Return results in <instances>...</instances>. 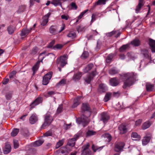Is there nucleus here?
Returning <instances> with one entry per match:
<instances>
[{
	"label": "nucleus",
	"mask_w": 155,
	"mask_h": 155,
	"mask_svg": "<svg viewBox=\"0 0 155 155\" xmlns=\"http://www.w3.org/2000/svg\"><path fill=\"white\" fill-rule=\"evenodd\" d=\"M136 78L137 74L133 72L124 74L122 76L123 81L124 82L123 88L125 89L132 86L136 80Z\"/></svg>",
	"instance_id": "obj_1"
},
{
	"label": "nucleus",
	"mask_w": 155,
	"mask_h": 155,
	"mask_svg": "<svg viewBox=\"0 0 155 155\" xmlns=\"http://www.w3.org/2000/svg\"><path fill=\"white\" fill-rule=\"evenodd\" d=\"M68 57V56L66 54L60 56L56 60L57 64H60L61 66L63 67L67 64Z\"/></svg>",
	"instance_id": "obj_2"
},
{
	"label": "nucleus",
	"mask_w": 155,
	"mask_h": 155,
	"mask_svg": "<svg viewBox=\"0 0 155 155\" xmlns=\"http://www.w3.org/2000/svg\"><path fill=\"white\" fill-rule=\"evenodd\" d=\"M89 121L90 120L88 117L83 114L81 115V117L76 119V122L78 124H82L84 127L87 125Z\"/></svg>",
	"instance_id": "obj_3"
},
{
	"label": "nucleus",
	"mask_w": 155,
	"mask_h": 155,
	"mask_svg": "<svg viewBox=\"0 0 155 155\" xmlns=\"http://www.w3.org/2000/svg\"><path fill=\"white\" fill-rule=\"evenodd\" d=\"M53 120V119L48 114H47L45 117V122L41 127V129H44L47 126L49 125Z\"/></svg>",
	"instance_id": "obj_4"
},
{
	"label": "nucleus",
	"mask_w": 155,
	"mask_h": 155,
	"mask_svg": "<svg viewBox=\"0 0 155 155\" xmlns=\"http://www.w3.org/2000/svg\"><path fill=\"white\" fill-rule=\"evenodd\" d=\"M69 150L67 149V147H62L59 149L55 152V153L56 155H68Z\"/></svg>",
	"instance_id": "obj_5"
},
{
	"label": "nucleus",
	"mask_w": 155,
	"mask_h": 155,
	"mask_svg": "<svg viewBox=\"0 0 155 155\" xmlns=\"http://www.w3.org/2000/svg\"><path fill=\"white\" fill-rule=\"evenodd\" d=\"M52 71L49 72L44 76L43 78L42 84L44 85H46L49 83L52 75Z\"/></svg>",
	"instance_id": "obj_6"
},
{
	"label": "nucleus",
	"mask_w": 155,
	"mask_h": 155,
	"mask_svg": "<svg viewBox=\"0 0 155 155\" xmlns=\"http://www.w3.org/2000/svg\"><path fill=\"white\" fill-rule=\"evenodd\" d=\"M81 110L83 113H84L85 111H88L89 113V116L91 115L92 112L88 104L83 103L81 108Z\"/></svg>",
	"instance_id": "obj_7"
},
{
	"label": "nucleus",
	"mask_w": 155,
	"mask_h": 155,
	"mask_svg": "<svg viewBox=\"0 0 155 155\" xmlns=\"http://www.w3.org/2000/svg\"><path fill=\"white\" fill-rule=\"evenodd\" d=\"M79 137V134H77L74 136V137L70 139L68 141L67 145L66 147H68V146L71 147H73L74 146L75 142L76 141L77 139ZM68 147H67V148Z\"/></svg>",
	"instance_id": "obj_8"
},
{
	"label": "nucleus",
	"mask_w": 155,
	"mask_h": 155,
	"mask_svg": "<svg viewBox=\"0 0 155 155\" xmlns=\"http://www.w3.org/2000/svg\"><path fill=\"white\" fill-rule=\"evenodd\" d=\"M125 145V143L123 142L117 143L115 144L114 150L116 152H119L121 151Z\"/></svg>",
	"instance_id": "obj_9"
},
{
	"label": "nucleus",
	"mask_w": 155,
	"mask_h": 155,
	"mask_svg": "<svg viewBox=\"0 0 155 155\" xmlns=\"http://www.w3.org/2000/svg\"><path fill=\"white\" fill-rule=\"evenodd\" d=\"M89 145H87L86 146H83L82 147L81 155H91V151L89 149Z\"/></svg>",
	"instance_id": "obj_10"
},
{
	"label": "nucleus",
	"mask_w": 155,
	"mask_h": 155,
	"mask_svg": "<svg viewBox=\"0 0 155 155\" xmlns=\"http://www.w3.org/2000/svg\"><path fill=\"white\" fill-rule=\"evenodd\" d=\"M42 98L41 97H38L30 105V109L34 108L35 106L42 103Z\"/></svg>",
	"instance_id": "obj_11"
},
{
	"label": "nucleus",
	"mask_w": 155,
	"mask_h": 155,
	"mask_svg": "<svg viewBox=\"0 0 155 155\" xmlns=\"http://www.w3.org/2000/svg\"><path fill=\"white\" fill-rule=\"evenodd\" d=\"M109 118L110 116L107 113L103 112L101 114L100 120L103 121L104 123H106Z\"/></svg>",
	"instance_id": "obj_12"
},
{
	"label": "nucleus",
	"mask_w": 155,
	"mask_h": 155,
	"mask_svg": "<svg viewBox=\"0 0 155 155\" xmlns=\"http://www.w3.org/2000/svg\"><path fill=\"white\" fill-rule=\"evenodd\" d=\"M148 44L152 52L155 53V40L149 38Z\"/></svg>",
	"instance_id": "obj_13"
},
{
	"label": "nucleus",
	"mask_w": 155,
	"mask_h": 155,
	"mask_svg": "<svg viewBox=\"0 0 155 155\" xmlns=\"http://www.w3.org/2000/svg\"><path fill=\"white\" fill-rule=\"evenodd\" d=\"M51 13L49 12L47 14L45 15L42 18V22L41 23V25L44 26L46 25L48 22V19L49 16L50 15Z\"/></svg>",
	"instance_id": "obj_14"
},
{
	"label": "nucleus",
	"mask_w": 155,
	"mask_h": 155,
	"mask_svg": "<svg viewBox=\"0 0 155 155\" xmlns=\"http://www.w3.org/2000/svg\"><path fill=\"white\" fill-rule=\"evenodd\" d=\"M120 133L121 134H124L127 132V128L126 125L123 124H121L118 127Z\"/></svg>",
	"instance_id": "obj_15"
},
{
	"label": "nucleus",
	"mask_w": 155,
	"mask_h": 155,
	"mask_svg": "<svg viewBox=\"0 0 155 155\" xmlns=\"http://www.w3.org/2000/svg\"><path fill=\"white\" fill-rule=\"evenodd\" d=\"M144 0H139L138 5L137 6L135 9L136 13L139 12L141 7L144 5Z\"/></svg>",
	"instance_id": "obj_16"
},
{
	"label": "nucleus",
	"mask_w": 155,
	"mask_h": 155,
	"mask_svg": "<svg viewBox=\"0 0 155 155\" xmlns=\"http://www.w3.org/2000/svg\"><path fill=\"white\" fill-rule=\"evenodd\" d=\"M38 120L37 116L35 114H33L30 117L29 121L31 124H33Z\"/></svg>",
	"instance_id": "obj_17"
},
{
	"label": "nucleus",
	"mask_w": 155,
	"mask_h": 155,
	"mask_svg": "<svg viewBox=\"0 0 155 155\" xmlns=\"http://www.w3.org/2000/svg\"><path fill=\"white\" fill-rule=\"evenodd\" d=\"M107 90V87L103 84H100L98 89V91L100 92H105Z\"/></svg>",
	"instance_id": "obj_18"
},
{
	"label": "nucleus",
	"mask_w": 155,
	"mask_h": 155,
	"mask_svg": "<svg viewBox=\"0 0 155 155\" xmlns=\"http://www.w3.org/2000/svg\"><path fill=\"white\" fill-rule=\"evenodd\" d=\"M141 54L143 56L144 58L148 59L150 58L149 53L148 50L145 48L141 49Z\"/></svg>",
	"instance_id": "obj_19"
},
{
	"label": "nucleus",
	"mask_w": 155,
	"mask_h": 155,
	"mask_svg": "<svg viewBox=\"0 0 155 155\" xmlns=\"http://www.w3.org/2000/svg\"><path fill=\"white\" fill-rule=\"evenodd\" d=\"M11 147L10 145L8 143H6L5 148L4 149V153L5 154H7L10 152Z\"/></svg>",
	"instance_id": "obj_20"
},
{
	"label": "nucleus",
	"mask_w": 155,
	"mask_h": 155,
	"mask_svg": "<svg viewBox=\"0 0 155 155\" xmlns=\"http://www.w3.org/2000/svg\"><path fill=\"white\" fill-rule=\"evenodd\" d=\"M150 139L151 137L150 136L146 135L144 137L142 141L143 145H147L149 142Z\"/></svg>",
	"instance_id": "obj_21"
},
{
	"label": "nucleus",
	"mask_w": 155,
	"mask_h": 155,
	"mask_svg": "<svg viewBox=\"0 0 155 155\" xmlns=\"http://www.w3.org/2000/svg\"><path fill=\"white\" fill-rule=\"evenodd\" d=\"M131 44L132 45L137 47L140 45V41L138 39L136 38L131 42Z\"/></svg>",
	"instance_id": "obj_22"
},
{
	"label": "nucleus",
	"mask_w": 155,
	"mask_h": 155,
	"mask_svg": "<svg viewBox=\"0 0 155 155\" xmlns=\"http://www.w3.org/2000/svg\"><path fill=\"white\" fill-rule=\"evenodd\" d=\"M49 30L50 33L53 35L56 34L57 33V28L54 25L50 27Z\"/></svg>",
	"instance_id": "obj_23"
},
{
	"label": "nucleus",
	"mask_w": 155,
	"mask_h": 155,
	"mask_svg": "<svg viewBox=\"0 0 155 155\" xmlns=\"http://www.w3.org/2000/svg\"><path fill=\"white\" fill-rule=\"evenodd\" d=\"M131 137L133 140H139L140 139V136L138 135L136 132H133L131 134Z\"/></svg>",
	"instance_id": "obj_24"
},
{
	"label": "nucleus",
	"mask_w": 155,
	"mask_h": 155,
	"mask_svg": "<svg viewBox=\"0 0 155 155\" xmlns=\"http://www.w3.org/2000/svg\"><path fill=\"white\" fill-rule=\"evenodd\" d=\"M110 84L114 86H117L119 83V81L116 79V78H112L110 80Z\"/></svg>",
	"instance_id": "obj_25"
},
{
	"label": "nucleus",
	"mask_w": 155,
	"mask_h": 155,
	"mask_svg": "<svg viewBox=\"0 0 155 155\" xmlns=\"http://www.w3.org/2000/svg\"><path fill=\"white\" fill-rule=\"evenodd\" d=\"M32 28H30L29 29L27 28L23 29L21 31V35L22 36H26L28 35L31 31Z\"/></svg>",
	"instance_id": "obj_26"
},
{
	"label": "nucleus",
	"mask_w": 155,
	"mask_h": 155,
	"mask_svg": "<svg viewBox=\"0 0 155 155\" xmlns=\"http://www.w3.org/2000/svg\"><path fill=\"white\" fill-rule=\"evenodd\" d=\"M94 65L93 64L90 63L88 64L85 68L83 69L84 73H87L89 71L91 70L93 67Z\"/></svg>",
	"instance_id": "obj_27"
},
{
	"label": "nucleus",
	"mask_w": 155,
	"mask_h": 155,
	"mask_svg": "<svg viewBox=\"0 0 155 155\" xmlns=\"http://www.w3.org/2000/svg\"><path fill=\"white\" fill-rule=\"evenodd\" d=\"M22 134L25 137H27L29 135V133L27 129L26 128H22L21 130Z\"/></svg>",
	"instance_id": "obj_28"
},
{
	"label": "nucleus",
	"mask_w": 155,
	"mask_h": 155,
	"mask_svg": "<svg viewBox=\"0 0 155 155\" xmlns=\"http://www.w3.org/2000/svg\"><path fill=\"white\" fill-rule=\"evenodd\" d=\"M82 76V74L80 72H78L75 74L73 76V79L76 81L78 80H79Z\"/></svg>",
	"instance_id": "obj_29"
},
{
	"label": "nucleus",
	"mask_w": 155,
	"mask_h": 155,
	"mask_svg": "<svg viewBox=\"0 0 155 155\" xmlns=\"http://www.w3.org/2000/svg\"><path fill=\"white\" fill-rule=\"evenodd\" d=\"M40 61H38L35 64L33 67L32 69L33 71V75H34L38 69Z\"/></svg>",
	"instance_id": "obj_30"
},
{
	"label": "nucleus",
	"mask_w": 155,
	"mask_h": 155,
	"mask_svg": "<svg viewBox=\"0 0 155 155\" xmlns=\"http://www.w3.org/2000/svg\"><path fill=\"white\" fill-rule=\"evenodd\" d=\"M154 85L149 83H147L146 85V88L147 91H151L154 88Z\"/></svg>",
	"instance_id": "obj_31"
},
{
	"label": "nucleus",
	"mask_w": 155,
	"mask_h": 155,
	"mask_svg": "<svg viewBox=\"0 0 155 155\" xmlns=\"http://www.w3.org/2000/svg\"><path fill=\"white\" fill-rule=\"evenodd\" d=\"M7 30L9 34H12L14 32L15 28L13 26L10 25L8 27Z\"/></svg>",
	"instance_id": "obj_32"
},
{
	"label": "nucleus",
	"mask_w": 155,
	"mask_h": 155,
	"mask_svg": "<svg viewBox=\"0 0 155 155\" xmlns=\"http://www.w3.org/2000/svg\"><path fill=\"white\" fill-rule=\"evenodd\" d=\"M151 124L149 121L146 122L142 125V127L143 129L145 130L149 128Z\"/></svg>",
	"instance_id": "obj_33"
},
{
	"label": "nucleus",
	"mask_w": 155,
	"mask_h": 155,
	"mask_svg": "<svg viewBox=\"0 0 155 155\" xmlns=\"http://www.w3.org/2000/svg\"><path fill=\"white\" fill-rule=\"evenodd\" d=\"M129 48V44H127L122 45L119 48V50L120 52H123L127 48Z\"/></svg>",
	"instance_id": "obj_34"
},
{
	"label": "nucleus",
	"mask_w": 155,
	"mask_h": 155,
	"mask_svg": "<svg viewBox=\"0 0 155 155\" xmlns=\"http://www.w3.org/2000/svg\"><path fill=\"white\" fill-rule=\"evenodd\" d=\"M127 55L130 59L133 60L137 58V57L134 55V54L131 52L127 53Z\"/></svg>",
	"instance_id": "obj_35"
},
{
	"label": "nucleus",
	"mask_w": 155,
	"mask_h": 155,
	"mask_svg": "<svg viewBox=\"0 0 155 155\" xmlns=\"http://www.w3.org/2000/svg\"><path fill=\"white\" fill-rule=\"evenodd\" d=\"M111 93L110 92L107 93L104 98V101L105 102H107L110 99V97L111 96Z\"/></svg>",
	"instance_id": "obj_36"
},
{
	"label": "nucleus",
	"mask_w": 155,
	"mask_h": 155,
	"mask_svg": "<svg viewBox=\"0 0 155 155\" xmlns=\"http://www.w3.org/2000/svg\"><path fill=\"white\" fill-rule=\"evenodd\" d=\"M44 140H39L36 141L34 143V145L35 146H40L44 143Z\"/></svg>",
	"instance_id": "obj_37"
},
{
	"label": "nucleus",
	"mask_w": 155,
	"mask_h": 155,
	"mask_svg": "<svg viewBox=\"0 0 155 155\" xmlns=\"http://www.w3.org/2000/svg\"><path fill=\"white\" fill-rule=\"evenodd\" d=\"M19 131V129L15 128L13 130L12 132L11 133V135L12 137H15L18 134Z\"/></svg>",
	"instance_id": "obj_38"
},
{
	"label": "nucleus",
	"mask_w": 155,
	"mask_h": 155,
	"mask_svg": "<svg viewBox=\"0 0 155 155\" xmlns=\"http://www.w3.org/2000/svg\"><path fill=\"white\" fill-rule=\"evenodd\" d=\"M96 132L94 131L89 130L86 133V137H89L95 134Z\"/></svg>",
	"instance_id": "obj_39"
},
{
	"label": "nucleus",
	"mask_w": 155,
	"mask_h": 155,
	"mask_svg": "<svg viewBox=\"0 0 155 155\" xmlns=\"http://www.w3.org/2000/svg\"><path fill=\"white\" fill-rule=\"evenodd\" d=\"M64 142V140L63 139L59 140L56 144L55 148L56 149H58L60 147L62 146L63 145Z\"/></svg>",
	"instance_id": "obj_40"
},
{
	"label": "nucleus",
	"mask_w": 155,
	"mask_h": 155,
	"mask_svg": "<svg viewBox=\"0 0 155 155\" xmlns=\"http://www.w3.org/2000/svg\"><path fill=\"white\" fill-rule=\"evenodd\" d=\"M105 138H107L108 139V141L110 142L111 140L112 137L111 135L108 133H105L102 135Z\"/></svg>",
	"instance_id": "obj_41"
},
{
	"label": "nucleus",
	"mask_w": 155,
	"mask_h": 155,
	"mask_svg": "<svg viewBox=\"0 0 155 155\" xmlns=\"http://www.w3.org/2000/svg\"><path fill=\"white\" fill-rule=\"evenodd\" d=\"M26 9V7L25 5H22L19 7L18 10L17 11L18 13H20L24 12Z\"/></svg>",
	"instance_id": "obj_42"
},
{
	"label": "nucleus",
	"mask_w": 155,
	"mask_h": 155,
	"mask_svg": "<svg viewBox=\"0 0 155 155\" xmlns=\"http://www.w3.org/2000/svg\"><path fill=\"white\" fill-rule=\"evenodd\" d=\"M66 79H62L57 84V86L58 87H59L60 86H62L64 85L66 83Z\"/></svg>",
	"instance_id": "obj_43"
},
{
	"label": "nucleus",
	"mask_w": 155,
	"mask_h": 155,
	"mask_svg": "<svg viewBox=\"0 0 155 155\" xmlns=\"http://www.w3.org/2000/svg\"><path fill=\"white\" fill-rule=\"evenodd\" d=\"M114 57V54H109L107 57L106 58V61L107 63L110 62L112 59Z\"/></svg>",
	"instance_id": "obj_44"
},
{
	"label": "nucleus",
	"mask_w": 155,
	"mask_h": 155,
	"mask_svg": "<svg viewBox=\"0 0 155 155\" xmlns=\"http://www.w3.org/2000/svg\"><path fill=\"white\" fill-rule=\"evenodd\" d=\"M38 48L36 47H35L31 50V54H35L38 52Z\"/></svg>",
	"instance_id": "obj_45"
},
{
	"label": "nucleus",
	"mask_w": 155,
	"mask_h": 155,
	"mask_svg": "<svg viewBox=\"0 0 155 155\" xmlns=\"http://www.w3.org/2000/svg\"><path fill=\"white\" fill-rule=\"evenodd\" d=\"M67 36L71 38H74L76 37V34L75 32L71 31L67 35Z\"/></svg>",
	"instance_id": "obj_46"
},
{
	"label": "nucleus",
	"mask_w": 155,
	"mask_h": 155,
	"mask_svg": "<svg viewBox=\"0 0 155 155\" xmlns=\"http://www.w3.org/2000/svg\"><path fill=\"white\" fill-rule=\"evenodd\" d=\"M78 99H75L74 101V103L72 105L73 108H74L77 107L79 104V101L77 100Z\"/></svg>",
	"instance_id": "obj_47"
},
{
	"label": "nucleus",
	"mask_w": 155,
	"mask_h": 155,
	"mask_svg": "<svg viewBox=\"0 0 155 155\" xmlns=\"http://www.w3.org/2000/svg\"><path fill=\"white\" fill-rule=\"evenodd\" d=\"M71 7V9L72 10H76L77 9L78 7L74 2H72L70 4Z\"/></svg>",
	"instance_id": "obj_48"
},
{
	"label": "nucleus",
	"mask_w": 155,
	"mask_h": 155,
	"mask_svg": "<svg viewBox=\"0 0 155 155\" xmlns=\"http://www.w3.org/2000/svg\"><path fill=\"white\" fill-rule=\"evenodd\" d=\"M117 31H113L111 32L106 33V35L108 37H110L114 35L116 33Z\"/></svg>",
	"instance_id": "obj_49"
},
{
	"label": "nucleus",
	"mask_w": 155,
	"mask_h": 155,
	"mask_svg": "<svg viewBox=\"0 0 155 155\" xmlns=\"http://www.w3.org/2000/svg\"><path fill=\"white\" fill-rule=\"evenodd\" d=\"M109 72L110 74H114L117 73L118 71L114 68H112L109 71Z\"/></svg>",
	"instance_id": "obj_50"
},
{
	"label": "nucleus",
	"mask_w": 155,
	"mask_h": 155,
	"mask_svg": "<svg viewBox=\"0 0 155 155\" xmlns=\"http://www.w3.org/2000/svg\"><path fill=\"white\" fill-rule=\"evenodd\" d=\"M89 55L88 53L86 51H84L81 56V58H86Z\"/></svg>",
	"instance_id": "obj_51"
},
{
	"label": "nucleus",
	"mask_w": 155,
	"mask_h": 155,
	"mask_svg": "<svg viewBox=\"0 0 155 155\" xmlns=\"http://www.w3.org/2000/svg\"><path fill=\"white\" fill-rule=\"evenodd\" d=\"M52 132L51 131L49 130L47 131L46 133L44 134L43 136L44 137H48L52 136Z\"/></svg>",
	"instance_id": "obj_52"
},
{
	"label": "nucleus",
	"mask_w": 155,
	"mask_h": 155,
	"mask_svg": "<svg viewBox=\"0 0 155 155\" xmlns=\"http://www.w3.org/2000/svg\"><path fill=\"white\" fill-rule=\"evenodd\" d=\"M47 56H48V58L50 59L53 60L55 59V55L52 53L48 54Z\"/></svg>",
	"instance_id": "obj_53"
},
{
	"label": "nucleus",
	"mask_w": 155,
	"mask_h": 155,
	"mask_svg": "<svg viewBox=\"0 0 155 155\" xmlns=\"http://www.w3.org/2000/svg\"><path fill=\"white\" fill-rule=\"evenodd\" d=\"M14 147L15 149L17 148L19 144L18 143V141L16 140H13Z\"/></svg>",
	"instance_id": "obj_54"
},
{
	"label": "nucleus",
	"mask_w": 155,
	"mask_h": 155,
	"mask_svg": "<svg viewBox=\"0 0 155 155\" xmlns=\"http://www.w3.org/2000/svg\"><path fill=\"white\" fill-rule=\"evenodd\" d=\"M62 104L59 106L57 110V114H58L61 112L62 111Z\"/></svg>",
	"instance_id": "obj_55"
},
{
	"label": "nucleus",
	"mask_w": 155,
	"mask_h": 155,
	"mask_svg": "<svg viewBox=\"0 0 155 155\" xmlns=\"http://www.w3.org/2000/svg\"><path fill=\"white\" fill-rule=\"evenodd\" d=\"M107 0H98L97 1V3L98 4H99V5H105Z\"/></svg>",
	"instance_id": "obj_56"
},
{
	"label": "nucleus",
	"mask_w": 155,
	"mask_h": 155,
	"mask_svg": "<svg viewBox=\"0 0 155 155\" xmlns=\"http://www.w3.org/2000/svg\"><path fill=\"white\" fill-rule=\"evenodd\" d=\"M92 79V78L91 76H88L85 79V81L87 83L89 84Z\"/></svg>",
	"instance_id": "obj_57"
},
{
	"label": "nucleus",
	"mask_w": 155,
	"mask_h": 155,
	"mask_svg": "<svg viewBox=\"0 0 155 155\" xmlns=\"http://www.w3.org/2000/svg\"><path fill=\"white\" fill-rule=\"evenodd\" d=\"M92 148L94 152H96L97 150H100V149H101L102 147H101L99 148H97V147H96L94 145H93L92 147Z\"/></svg>",
	"instance_id": "obj_58"
},
{
	"label": "nucleus",
	"mask_w": 155,
	"mask_h": 155,
	"mask_svg": "<svg viewBox=\"0 0 155 155\" xmlns=\"http://www.w3.org/2000/svg\"><path fill=\"white\" fill-rule=\"evenodd\" d=\"M63 46L60 44H57L56 45L54 46L52 48L53 49H61L62 48V47Z\"/></svg>",
	"instance_id": "obj_59"
},
{
	"label": "nucleus",
	"mask_w": 155,
	"mask_h": 155,
	"mask_svg": "<svg viewBox=\"0 0 155 155\" xmlns=\"http://www.w3.org/2000/svg\"><path fill=\"white\" fill-rule=\"evenodd\" d=\"M45 51H44L42 53H41L39 56V58L41 59V62H42V60L44 59V58H45V56H42L43 54H45Z\"/></svg>",
	"instance_id": "obj_60"
},
{
	"label": "nucleus",
	"mask_w": 155,
	"mask_h": 155,
	"mask_svg": "<svg viewBox=\"0 0 155 155\" xmlns=\"http://www.w3.org/2000/svg\"><path fill=\"white\" fill-rule=\"evenodd\" d=\"M54 43L55 41L54 40H53L48 46V48H52L53 46L54 45Z\"/></svg>",
	"instance_id": "obj_61"
},
{
	"label": "nucleus",
	"mask_w": 155,
	"mask_h": 155,
	"mask_svg": "<svg viewBox=\"0 0 155 155\" xmlns=\"http://www.w3.org/2000/svg\"><path fill=\"white\" fill-rule=\"evenodd\" d=\"M12 97V94L9 93H7L5 95L6 99L8 100H10Z\"/></svg>",
	"instance_id": "obj_62"
},
{
	"label": "nucleus",
	"mask_w": 155,
	"mask_h": 155,
	"mask_svg": "<svg viewBox=\"0 0 155 155\" xmlns=\"http://www.w3.org/2000/svg\"><path fill=\"white\" fill-rule=\"evenodd\" d=\"M84 29V28L81 25H80L77 28V30L78 31H82Z\"/></svg>",
	"instance_id": "obj_63"
},
{
	"label": "nucleus",
	"mask_w": 155,
	"mask_h": 155,
	"mask_svg": "<svg viewBox=\"0 0 155 155\" xmlns=\"http://www.w3.org/2000/svg\"><path fill=\"white\" fill-rule=\"evenodd\" d=\"M142 120L141 119H139L137 120L135 122V125L138 126L140 124L142 123Z\"/></svg>",
	"instance_id": "obj_64"
}]
</instances>
